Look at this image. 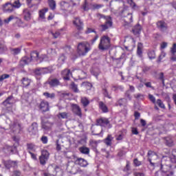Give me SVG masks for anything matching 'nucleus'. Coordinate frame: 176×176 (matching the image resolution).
I'll use <instances>...</instances> for the list:
<instances>
[{
  "label": "nucleus",
  "instance_id": "6ab92c4d",
  "mask_svg": "<svg viewBox=\"0 0 176 176\" xmlns=\"http://www.w3.org/2000/svg\"><path fill=\"white\" fill-rule=\"evenodd\" d=\"M39 108L43 112H47L49 111V102L45 100L41 101Z\"/></svg>",
  "mask_w": 176,
  "mask_h": 176
},
{
  "label": "nucleus",
  "instance_id": "5701e85b",
  "mask_svg": "<svg viewBox=\"0 0 176 176\" xmlns=\"http://www.w3.org/2000/svg\"><path fill=\"white\" fill-rule=\"evenodd\" d=\"M71 116V113L68 112H60L57 114L58 119H68Z\"/></svg>",
  "mask_w": 176,
  "mask_h": 176
},
{
  "label": "nucleus",
  "instance_id": "cd10ccee",
  "mask_svg": "<svg viewBox=\"0 0 176 176\" xmlns=\"http://www.w3.org/2000/svg\"><path fill=\"white\" fill-rule=\"evenodd\" d=\"M159 175H162V176H173L174 175V172H170L169 173H166L163 172H155V176H159Z\"/></svg>",
  "mask_w": 176,
  "mask_h": 176
},
{
  "label": "nucleus",
  "instance_id": "aec40b11",
  "mask_svg": "<svg viewBox=\"0 0 176 176\" xmlns=\"http://www.w3.org/2000/svg\"><path fill=\"white\" fill-rule=\"evenodd\" d=\"M61 74L63 76V79L65 80H69V76H71V75H72V74L71 73V70H69L68 69H65V70H63L61 72Z\"/></svg>",
  "mask_w": 176,
  "mask_h": 176
},
{
  "label": "nucleus",
  "instance_id": "13d9d810",
  "mask_svg": "<svg viewBox=\"0 0 176 176\" xmlns=\"http://www.w3.org/2000/svg\"><path fill=\"white\" fill-rule=\"evenodd\" d=\"M148 98L151 100V102H153V104H155V102H156V98H155V96H153V95L149 94Z\"/></svg>",
  "mask_w": 176,
  "mask_h": 176
},
{
  "label": "nucleus",
  "instance_id": "4468645a",
  "mask_svg": "<svg viewBox=\"0 0 176 176\" xmlns=\"http://www.w3.org/2000/svg\"><path fill=\"white\" fill-rule=\"evenodd\" d=\"M75 164H78V166H80V167H87L89 163L86 160L80 157L75 160Z\"/></svg>",
  "mask_w": 176,
  "mask_h": 176
},
{
  "label": "nucleus",
  "instance_id": "dca6fc26",
  "mask_svg": "<svg viewBox=\"0 0 176 176\" xmlns=\"http://www.w3.org/2000/svg\"><path fill=\"white\" fill-rule=\"evenodd\" d=\"M4 166L6 168H10V167L16 168L17 167V162L12 160L4 161Z\"/></svg>",
  "mask_w": 176,
  "mask_h": 176
},
{
  "label": "nucleus",
  "instance_id": "58836bf2",
  "mask_svg": "<svg viewBox=\"0 0 176 176\" xmlns=\"http://www.w3.org/2000/svg\"><path fill=\"white\" fill-rule=\"evenodd\" d=\"M70 87L74 93H79V89H78V85L75 84V82H72L70 85Z\"/></svg>",
  "mask_w": 176,
  "mask_h": 176
},
{
  "label": "nucleus",
  "instance_id": "49530a36",
  "mask_svg": "<svg viewBox=\"0 0 176 176\" xmlns=\"http://www.w3.org/2000/svg\"><path fill=\"white\" fill-rule=\"evenodd\" d=\"M127 3L130 5L132 9H135V8H137V4L133 0H127Z\"/></svg>",
  "mask_w": 176,
  "mask_h": 176
},
{
  "label": "nucleus",
  "instance_id": "0e129e2a",
  "mask_svg": "<svg viewBox=\"0 0 176 176\" xmlns=\"http://www.w3.org/2000/svg\"><path fill=\"white\" fill-rule=\"evenodd\" d=\"M12 176H22L21 175V172L19 171V170H14L13 172V174Z\"/></svg>",
  "mask_w": 176,
  "mask_h": 176
},
{
  "label": "nucleus",
  "instance_id": "a19ab883",
  "mask_svg": "<svg viewBox=\"0 0 176 176\" xmlns=\"http://www.w3.org/2000/svg\"><path fill=\"white\" fill-rule=\"evenodd\" d=\"M4 151H5V152L7 151V153H13V152L14 151V147H12L10 146H7L4 148Z\"/></svg>",
  "mask_w": 176,
  "mask_h": 176
},
{
  "label": "nucleus",
  "instance_id": "c9c22d12",
  "mask_svg": "<svg viewBox=\"0 0 176 176\" xmlns=\"http://www.w3.org/2000/svg\"><path fill=\"white\" fill-rule=\"evenodd\" d=\"M137 54L139 57H142V43H138Z\"/></svg>",
  "mask_w": 176,
  "mask_h": 176
},
{
  "label": "nucleus",
  "instance_id": "338daca9",
  "mask_svg": "<svg viewBox=\"0 0 176 176\" xmlns=\"http://www.w3.org/2000/svg\"><path fill=\"white\" fill-rule=\"evenodd\" d=\"M41 140V142H43V144H47V136H43Z\"/></svg>",
  "mask_w": 176,
  "mask_h": 176
},
{
  "label": "nucleus",
  "instance_id": "680f3d73",
  "mask_svg": "<svg viewBox=\"0 0 176 176\" xmlns=\"http://www.w3.org/2000/svg\"><path fill=\"white\" fill-rule=\"evenodd\" d=\"M133 163L135 164V166H141V162L138 160V159L135 158L133 160Z\"/></svg>",
  "mask_w": 176,
  "mask_h": 176
},
{
  "label": "nucleus",
  "instance_id": "a878e982",
  "mask_svg": "<svg viewBox=\"0 0 176 176\" xmlns=\"http://www.w3.org/2000/svg\"><path fill=\"white\" fill-rule=\"evenodd\" d=\"M99 108L104 112V113H107L108 112V107L104 104L103 102H99Z\"/></svg>",
  "mask_w": 176,
  "mask_h": 176
},
{
  "label": "nucleus",
  "instance_id": "a18cd8bd",
  "mask_svg": "<svg viewBox=\"0 0 176 176\" xmlns=\"http://www.w3.org/2000/svg\"><path fill=\"white\" fill-rule=\"evenodd\" d=\"M118 105H120V107H122L126 105L127 100L125 98H121L118 100Z\"/></svg>",
  "mask_w": 176,
  "mask_h": 176
},
{
  "label": "nucleus",
  "instance_id": "6e6d98bb",
  "mask_svg": "<svg viewBox=\"0 0 176 176\" xmlns=\"http://www.w3.org/2000/svg\"><path fill=\"white\" fill-rule=\"evenodd\" d=\"M103 94L104 97H107V98H112L111 95H109V94L108 93V90H107V89H103Z\"/></svg>",
  "mask_w": 176,
  "mask_h": 176
},
{
  "label": "nucleus",
  "instance_id": "79ce46f5",
  "mask_svg": "<svg viewBox=\"0 0 176 176\" xmlns=\"http://www.w3.org/2000/svg\"><path fill=\"white\" fill-rule=\"evenodd\" d=\"M10 50L12 54H14V56H16V54H19V53L21 52V49L20 48H11Z\"/></svg>",
  "mask_w": 176,
  "mask_h": 176
},
{
  "label": "nucleus",
  "instance_id": "2eb2a0df",
  "mask_svg": "<svg viewBox=\"0 0 176 176\" xmlns=\"http://www.w3.org/2000/svg\"><path fill=\"white\" fill-rule=\"evenodd\" d=\"M23 16H24V19L26 21H30V20H31V17L32 16V12H31V10H30V9H24L23 10Z\"/></svg>",
  "mask_w": 176,
  "mask_h": 176
},
{
  "label": "nucleus",
  "instance_id": "2f4dec72",
  "mask_svg": "<svg viewBox=\"0 0 176 176\" xmlns=\"http://www.w3.org/2000/svg\"><path fill=\"white\" fill-rule=\"evenodd\" d=\"M112 135H109L107 136V138L105 139L104 140V143L106 144V145H107L108 146H111V145H112Z\"/></svg>",
  "mask_w": 176,
  "mask_h": 176
},
{
  "label": "nucleus",
  "instance_id": "4be33fe9",
  "mask_svg": "<svg viewBox=\"0 0 176 176\" xmlns=\"http://www.w3.org/2000/svg\"><path fill=\"white\" fill-rule=\"evenodd\" d=\"M142 30V27H141V25L137 24L135 25L132 30V32L134 34V35H138L139 34H141V31Z\"/></svg>",
  "mask_w": 176,
  "mask_h": 176
},
{
  "label": "nucleus",
  "instance_id": "1a4fd4ad",
  "mask_svg": "<svg viewBox=\"0 0 176 176\" xmlns=\"http://www.w3.org/2000/svg\"><path fill=\"white\" fill-rule=\"evenodd\" d=\"M2 10L5 13H12L14 8L12 3L8 2L2 6Z\"/></svg>",
  "mask_w": 176,
  "mask_h": 176
},
{
  "label": "nucleus",
  "instance_id": "5fc2aeb1",
  "mask_svg": "<svg viewBox=\"0 0 176 176\" xmlns=\"http://www.w3.org/2000/svg\"><path fill=\"white\" fill-rule=\"evenodd\" d=\"M165 57H166V53L164 52L161 53V54L159 56L157 62L160 63L162 60H163V58H164Z\"/></svg>",
  "mask_w": 176,
  "mask_h": 176
},
{
  "label": "nucleus",
  "instance_id": "6e6552de",
  "mask_svg": "<svg viewBox=\"0 0 176 176\" xmlns=\"http://www.w3.org/2000/svg\"><path fill=\"white\" fill-rule=\"evenodd\" d=\"M71 107L72 112L79 118H82V109H80V107L76 104H72Z\"/></svg>",
  "mask_w": 176,
  "mask_h": 176
},
{
  "label": "nucleus",
  "instance_id": "c03bdc74",
  "mask_svg": "<svg viewBox=\"0 0 176 176\" xmlns=\"http://www.w3.org/2000/svg\"><path fill=\"white\" fill-rule=\"evenodd\" d=\"M43 96L47 98H54V97H56V94H50L49 92H44Z\"/></svg>",
  "mask_w": 176,
  "mask_h": 176
},
{
  "label": "nucleus",
  "instance_id": "0eeeda50",
  "mask_svg": "<svg viewBox=\"0 0 176 176\" xmlns=\"http://www.w3.org/2000/svg\"><path fill=\"white\" fill-rule=\"evenodd\" d=\"M41 127L42 129H43V130H45L46 131L52 130V127H53V123L49 122L47 119L42 118Z\"/></svg>",
  "mask_w": 176,
  "mask_h": 176
},
{
  "label": "nucleus",
  "instance_id": "ddd939ff",
  "mask_svg": "<svg viewBox=\"0 0 176 176\" xmlns=\"http://www.w3.org/2000/svg\"><path fill=\"white\" fill-rule=\"evenodd\" d=\"M47 83L50 85V87H57V86L61 85L60 80L57 78H51L47 81Z\"/></svg>",
  "mask_w": 176,
  "mask_h": 176
},
{
  "label": "nucleus",
  "instance_id": "a211bd4d",
  "mask_svg": "<svg viewBox=\"0 0 176 176\" xmlns=\"http://www.w3.org/2000/svg\"><path fill=\"white\" fill-rule=\"evenodd\" d=\"M32 61V59L30 58H28V56H24L21 58V60L19 62L20 67H24V65H28V64H30Z\"/></svg>",
  "mask_w": 176,
  "mask_h": 176
},
{
  "label": "nucleus",
  "instance_id": "69168bd1",
  "mask_svg": "<svg viewBox=\"0 0 176 176\" xmlns=\"http://www.w3.org/2000/svg\"><path fill=\"white\" fill-rule=\"evenodd\" d=\"M52 36H54V38H55V39H56V38H57L59 36V35H60V32L56 31V32H55L54 33V32H52Z\"/></svg>",
  "mask_w": 176,
  "mask_h": 176
},
{
  "label": "nucleus",
  "instance_id": "ea45409f",
  "mask_svg": "<svg viewBox=\"0 0 176 176\" xmlns=\"http://www.w3.org/2000/svg\"><path fill=\"white\" fill-rule=\"evenodd\" d=\"M8 50V48L6 47V45L3 44V43H0V54H2L3 53H5Z\"/></svg>",
  "mask_w": 176,
  "mask_h": 176
},
{
  "label": "nucleus",
  "instance_id": "4d7b16f0",
  "mask_svg": "<svg viewBox=\"0 0 176 176\" xmlns=\"http://www.w3.org/2000/svg\"><path fill=\"white\" fill-rule=\"evenodd\" d=\"M35 75H37L39 76V75H42V68H38L34 72Z\"/></svg>",
  "mask_w": 176,
  "mask_h": 176
},
{
  "label": "nucleus",
  "instance_id": "09e8293b",
  "mask_svg": "<svg viewBox=\"0 0 176 176\" xmlns=\"http://www.w3.org/2000/svg\"><path fill=\"white\" fill-rule=\"evenodd\" d=\"M158 79L162 81V85H164V72H160V74H158Z\"/></svg>",
  "mask_w": 176,
  "mask_h": 176
},
{
  "label": "nucleus",
  "instance_id": "4c0bfd02",
  "mask_svg": "<svg viewBox=\"0 0 176 176\" xmlns=\"http://www.w3.org/2000/svg\"><path fill=\"white\" fill-rule=\"evenodd\" d=\"M43 74H52L53 72V69L52 67H43L41 68Z\"/></svg>",
  "mask_w": 176,
  "mask_h": 176
},
{
  "label": "nucleus",
  "instance_id": "9b49d317",
  "mask_svg": "<svg viewBox=\"0 0 176 176\" xmlns=\"http://www.w3.org/2000/svg\"><path fill=\"white\" fill-rule=\"evenodd\" d=\"M28 132L30 135H35V134L38 133V124H36V122L32 123L28 128Z\"/></svg>",
  "mask_w": 176,
  "mask_h": 176
},
{
  "label": "nucleus",
  "instance_id": "9d476101",
  "mask_svg": "<svg viewBox=\"0 0 176 176\" xmlns=\"http://www.w3.org/2000/svg\"><path fill=\"white\" fill-rule=\"evenodd\" d=\"M73 23L74 24V25H76L78 31L83 30V21L80 20V18L75 17L74 20L73 21Z\"/></svg>",
  "mask_w": 176,
  "mask_h": 176
},
{
  "label": "nucleus",
  "instance_id": "7ed1b4c3",
  "mask_svg": "<svg viewBox=\"0 0 176 176\" xmlns=\"http://www.w3.org/2000/svg\"><path fill=\"white\" fill-rule=\"evenodd\" d=\"M98 16L100 19H105L106 20L104 24L100 25L101 31H107L108 28L112 27V19H111V16H105L102 14H99Z\"/></svg>",
  "mask_w": 176,
  "mask_h": 176
},
{
  "label": "nucleus",
  "instance_id": "c756f323",
  "mask_svg": "<svg viewBox=\"0 0 176 176\" xmlns=\"http://www.w3.org/2000/svg\"><path fill=\"white\" fill-rule=\"evenodd\" d=\"M79 151L81 153H83L84 155H89L90 152V149L85 146L80 147Z\"/></svg>",
  "mask_w": 176,
  "mask_h": 176
},
{
  "label": "nucleus",
  "instance_id": "39448f33",
  "mask_svg": "<svg viewBox=\"0 0 176 176\" xmlns=\"http://www.w3.org/2000/svg\"><path fill=\"white\" fill-rule=\"evenodd\" d=\"M148 160L151 166H152V167H155V161L157 160V154L152 151H149L148 152Z\"/></svg>",
  "mask_w": 176,
  "mask_h": 176
},
{
  "label": "nucleus",
  "instance_id": "8fccbe9b",
  "mask_svg": "<svg viewBox=\"0 0 176 176\" xmlns=\"http://www.w3.org/2000/svg\"><path fill=\"white\" fill-rule=\"evenodd\" d=\"M82 86H85V87H87V89H90L91 87H93V85H91V83L89 82H84L82 83Z\"/></svg>",
  "mask_w": 176,
  "mask_h": 176
},
{
  "label": "nucleus",
  "instance_id": "603ef678",
  "mask_svg": "<svg viewBox=\"0 0 176 176\" xmlns=\"http://www.w3.org/2000/svg\"><path fill=\"white\" fill-rule=\"evenodd\" d=\"M14 19V16L11 15L8 19H4V23H6V24H9V23H10V21L13 20Z\"/></svg>",
  "mask_w": 176,
  "mask_h": 176
},
{
  "label": "nucleus",
  "instance_id": "de8ad7c7",
  "mask_svg": "<svg viewBox=\"0 0 176 176\" xmlns=\"http://www.w3.org/2000/svg\"><path fill=\"white\" fill-rule=\"evenodd\" d=\"M156 102L160 108H162V109H166V106H164V104L163 103L162 100L158 99Z\"/></svg>",
  "mask_w": 176,
  "mask_h": 176
},
{
  "label": "nucleus",
  "instance_id": "bf43d9fd",
  "mask_svg": "<svg viewBox=\"0 0 176 176\" xmlns=\"http://www.w3.org/2000/svg\"><path fill=\"white\" fill-rule=\"evenodd\" d=\"M80 79H85L86 78V73L85 72H80V74L78 76Z\"/></svg>",
  "mask_w": 176,
  "mask_h": 176
},
{
  "label": "nucleus",
  "instance_id": "bb28decb",
  "mask_svg": "<svg viewBox=\"0 0 176 176\" xmlns=\"http://www.w3.org/2000/svg\"><path fill=\"white\" fill-rule=\"evenodd\" d=\"M26 146H27V149L29 153L31 152V151H32L33 152H35V151H36L35 144H34L32 143H28L26 144Z\"/></svg>",
  "mask_w": 176,
  "mask_h": 176
},
{
  "label": "nucleus",
  "instance_id": "f03ea898",
  "mask_svg": "<svg viewBox=\"0 0 176 176\" xmlns=\"http://www.w3.org/2000/svg\"><path fill=\"white\" fill-rule=\"evenodd\" d=\"M111 47V39L108 36H103L100 38V42L98 45L100 50H108Z\"/></svg>",
  "mask_w": 176,
  "mask_h": 176
},
{
  "label": "nucleus",
  "instance_id": "f8f14e48",
  "mask_svg": "<svg viewBox=\"0 0 176 176\" xmlns=\"http://www.w3.org/2000/svg\"><path fill=\"white\" fill-rule=\"evenodd\" d=\"M109 124V120L107 118H99L96 120V126H101L102 127H107Z\"/></svg>",
  "mask_w": 176,
  "mask_h": 176
},
{
  "label": "nucleus",
  "instance_id": "f704fd0d",
  "mask_svg": "<svg viewBox=\"0 0 176 176\" xmlns=\"http://www.w3.org/2000/svg\"><path fill=\"white\" fill-rule=\"evenodd\" d=\"M124 87L122 85H112L111 90H113L114 91H118V90H120V91H123Z\"/></svg>",
  "mask_w": 176,
  "mask_h": 176
},
{
  "label": "nucleus",
  "instance_id": "393cba45",
  "mask_svg": "<svg viewBox=\"0 0 176 176\" xmlns=\"http://www.w3.org/2000/svg\"><path fill=\"white\" fill-rule=\"evenodd\" d=\"M60 8L62 10H68L69 8H71V4L67 1H61L60 2Z\"/></svg>",
  "mask_w": 176,
  "mask_h": 176
},
{
  "label": "nucleus",
  "instance_id": "412c9836",
  "mask_svg": "<svg viewBox=\"0 0 176 176\" xmlns=\"http://www.w3.org/2000/svg\"><path fill=\"white\" fill-rule=\"evenodd\" d=\"M30 60H32V61L34 60H35L36 61H42L41 60V58H39V53H38L36 51H34L30 54Z\"/></svg>",
  "mask_w": 176,
  "mask_h": 176
},
{
  "label": "nucleus",
  "instance_id": "37998d69",
  "mask_svg": "<svg viewBox=\"0 0 176 176\" xmlns=\"http://www.w3.org/2000/svg\"><path fill=\"white\" fill-rule=\"evenodd\" d=\"M49 10V8H45L44 10H40L39 12V17L41 19H45V13Z\"/></svg>",
  "mask_w": 176,
  "mask_h": 176
},
{
  "label": "nucleus",
  "instance_id": "e433bc0d",
  "mask_svg": "<svg viewBox=\"0 0 176 176\" xmlns=\"http://www.w3.org/2000/svg\"><path fill=\"white\" fill-rule=\"evenodd\" d=\"M49 6L52 10L56 9V1L54 0H47Z\"/></svg>",
  "mask_w": 176,
  "mask_h": 176
},
{
  "label": "nucleus",
  "instance_id": "7c9ffc66",
  "mask_svg": "<svg viewBox=\"0 0 176 176\" xmlns=\"http://www.w3.org/2000/svg\"><path fill=\"white\" fill-rule=\"evenodd\" d=\"M147 54L150 60H153V58H156V54L155 53V50H148Z\"/></svg>",
  "mask_w": 176,
  "mask_h": 176
},
{
  "label": "nucleus",
  "instance_id": "b1692460",
  "mask_svg": "<svg viewBox=\"0 0 176 176\" xmlns=\"http://www.w3.org/2000/svg\"><path fill=\"white\" fill-rule=\"evenodd\" d=\"M80 102H81L83 108H86L90 104V100H89V98H87L86 97H81Z\"/></svg>",
  "mask_w": 176,
  "mask_h": 176
},
{
  "label": "nucleus",
  "instance_id": "3c124183",
  "mask_svg": "<svg viewBox=\"0 0 176 176\" xmlns=\"http://www.w3.org/2000/svg\"><path fill=\"white\" fill-rule=\"evenodd\" d=\"M13 8H19L20 6H21V4L20 3L19 1H15L14 3L12 4Z\"/></svg>",
  "mask_w": 176,
  "mask_h": 176
},
{
  "label": "nucleus",
  "instance_id": "72a5a7b5",
  "mask_svg": "<svg viewBox=\"0 0 176 176\" xmlns=\"http://www.w3.org/2000/svg\"><path fill=\"white\" fill-rule=\"evenodd\" d=\"M12 99L13 96H9L4 102H3V104H4L5 107H8V105L13 104V102H12Z\"/></svg>",
  "mask_w": 176,
  "mask_h": 176
},
{
  "label": "nucleus",
  "instance_id": "e2e57ef3",
  "mask_svg": "<svg viewBox=\"0 0 176 176\" xmlns=\"http://www.w3.org/2000/svg\"><path fill=\"white\" fill-rule=\"evenodd\" d=\"M170 52H171L172 54H175V53H176V43L173 44V47L171 48Z\"/></svg>",
  "mask_w": 176,
  "mask_h": 176
},
{
  "label": "nucleus",
  "instance_id": "20e7f679",
  "mask_svg": "<svg viewBox=\"0 0 176 176\" xmlns=\"http://www.w3.org/2000/svg\"><path fill=\"white\" fill-rule=\"evenodd\" d=\"M50 155V154L47 150H43L41 151V155L39 157L40 164L45 166V164H46V162L49 160Z\"/></svg>",
  "mask_w": 176,
  "mask_h": 176
},
{
  "label": "nucleus",
  "instance_id": "473e14b6",
  "mask_svg": "<svg viewBox=\"0 0 176 176\" xmlns=\"http://www.w3.org/2000/svg\"><path fill=\"white\" fill-rule=\"evenodd\" d=\"M30 83H31V80L27 78H23L22 85L23 87H27V86H30Z\"/></svg>",
  "mask_w": 176,
  "mask_h": 176
},
{
  "label": "nucleus",
  "instance_id": "f3484780",
  "mask_svg": "<svg viewBox=\"0 0 176 176\" xmlns=\"http://www.w3.org/2000/svg\"><path fill=\"white\" fill-rule=\"evenodd\" d=\"M157 27L160 31H166V30L168 28L166 22L163 21H159L158 22H157Z\"/></svg>",
  "mask_w": 176,
  "mask_h": 176
},
{
  "label": "nucleus",
  "instance_id": "052dcab7",
  "mask_svg": "<svg viewBox=\"0 0 176 176\" xmlns=\"http://www.w3.org/2000/svg\"><path fill=\"white\" fill-rule=\"evenodd\" d=\"M125 97L128 100H131V94H130V91H126L125 92Z\"/></svg>",
  "mask_w": 176,
  "mask_h": 176
},
{
  "label": "nucleus",
  "instance_id": "423d86ee",
  "mask_svg": "<svg viewBox=\"0 0 176 176\" xmlns=\"http://www.w3.org/2000/svg\"><path fill=\"white\" fill-rule=\"evenodd\" d=\"M126 15L123 16V20L124 21V25H127L128 27H131V23H133V14L125 12Z\"/></svg>",
  "mask_w": 176,
  "mask_h": 176
},
{
  "label": "nucleus",
  "instance_id": "f257e3e1",
  "mask_svg": "<svg viewBox=\"0 0 176 176\" xmlns=\"http://www.w3.org/2000/svg\"><path fill=\"white\" fill-rule=\"evenodd\" d=\"M77 52L79 56H86V54L90 52V44L86 41L79 43Z\"/></svg>",
  "mask_w": 176,
  "mask_h": 176
},
{
  "label": "nucleus",
  "instance_id": "864d4df0",
  "mask_svg": "<svg viewBox=\"0 0 176 176\" xmlns=\"http://www.w3.org/2000/svg\"><path fill=\"white\" fill-rule=\"evenodd\" d=\"M80 171L76 168V167L73 166L72 170L70 171V174H78Z\"/></svg>",
  "mask_w": 176,
  "mask_h": 176
},
{
  "label": "nucleus",
  "instance_id": "774afa93",
  "mask_svg": "<svg viewBox=\"0 0 176 176\" xmlns=\"http://www.w3.org/2000/svg\"><path fill=\"white\" fill-rule=\"evenodd\" d=\"M134 116H135V119L136 120H138V119H140V117L141 116V114L139 112L135 111V113H134Z\"/></svg>",
  "mask_w": 176,
  "mask_h": 176
},
{
  "label": "nucleus",
  "instance_id": "c85d7f7f",
  "mask_svg": "<svg viewBox=\"0 0 176 176\" xmlns=\"http://www.w3.org/2000/svg\"><path fill=\"white\" fill-rule=\"evenodd\" d=\"M165 144L167 146H173L174 145V141H173L171 138L168 137L165 138Z\"/></svg>",
  "mask_w": 176,
  "mask_h": 176
}]
</instances>
